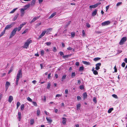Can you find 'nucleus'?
<instances>
[{"label": "nucleus", "instance_id": "f257e3e1", "mask_svg": "<svg viewBox=\"0 0 127 127\" xmlns=\"http://www.w3.org/2000/svg\"><path fill=\"white\" fill-rule=\"evenodd\" d=\"M21 28L20 26L18 28L16 27L14 28L11 32L9 38H11L12 37L16 34V32L18 30V32L21 29Z\"/></svg>", "mask_w": 127, "mask_h": 127}, {"label": "nucleus", "instance_id": "f03ea898", "mask_svg": "<svg viewBox=\"0 0 127 127\" xmlns=\"http://www.w3.org/2000/svg\"><path fill=\"white\" fill-rule=\"evenodd\" d=\"M32 41L30 39L27 40V41L25 43L23 47L24 48H27L28 47L30 44L32 42Z\"/></svg>", "mask_w": 127, "mask_h": 127}, {"label": "nucleus", "instance_id": "7ed1b4c3", "mask_svg": "<svg viewBox=\"0 0 127 127\" xmlns=\"http://www.w3.org/2000/svg\"><path fill=\"white\" fill-rule=\"evenodd\" d=\"M127 38L126 37H123L121 39L119 42V44L120 45H123L124 42H125L127 40Z\"/></svg>", "mask_w": 127, "mask_h": 127}, {"label": "nucleus", "instance_id": "20e7f679", "mask_svg": "<svg viewBox=\"0 0 127 127\" xmlns=\"http://www.w3.org/2000/svg\"><path fill=\"white\" fill-rule=\"evenodd\" d=\"M22 77V70L21 69L19 70L17 74L16 78L19 79L20 78Z\"/></svg>", "mask_w": 127, "mask_h": 127}, {"label": "nucleus", "instance_id": "39448f33", "mask_svg": "<svg viewBox=\"0 0 127 127\" xmlns=\"http://www.w3.org/2000/svg\"><path fill=\"white\" fill-rule=\"evenodd\" d=\"M101 4V2H98V3H97L95 4L94 5H90L89 6V7L90 8H95L96 7H97L98 5H100Z\"/></svg>", "mask_w": 127, "mask_h": 127}, {"label": "nucleus", "instance_id": "423d86ee", "mask_svg": "<svg viewBox=\"0 0 127 127\" xmlns=\"http://www.w3.org/2000/svg\"><path fill=\"white\" fill-rule=\"evenodd\" d=\"M10 83L8 82L7 81L6 82L5 86V91L6 92L8 88L10 85Z\"/></svg>", "mask_w": 127, "mask_h": 127}, {"label": "nucleus", "instance_id": "0eeeda50", "mask_svg": "<svg viewBox=\"0 0 127 127\" xmlns=\"http://www.w3.org/2000/svg\"><path fill=\"white\" fill-rule=\"evenodd\" d=\"M110 22L109 21H105L102 23L101 25L102 26H105L109 24Z\"/></svg>", "mask_w": 127, "mask_h": 127}, {"label": "nucleus", "instance_id": "6e6552de", "mask_svg": "<svg viewBox=\"0 0 127 127\" xmlns=\"http://www.w3.org/2000/svg\"><path fill=\"white\" fill-rule=\"evenodd\" d=\"M101 64L100 63H99L96 64V67L95 69L96 70H98L100 69V66L101 65Z\"/></svg>", "mask_w": 127, "mask_h": 127}, {"label": "nucleus", "instance_id": "1a4fd4ad", "mask_svg": "<svg viewBox=\"0 0 127 127\" xmlns=\"http://www.w3.org/2000/svg\"><path fill=\"white\" fill-rule=\"evenodd\" d=\"M12 26V25L11 24L7 25L5 28L4 30L5 31L6 30H8L11 28Z\"/></svg>", "mask_w": 127, "mask_h": 127}, {"label": "nucleus", "instance_id": "9d476101", "mask_svg": "<svg viewBox=\"0 0 127 127\" xmlns=\"http://www.w3.org/2000/svg\"><path fill=\"white\" fill-rule=\"evenodd\" d=\"M47 32V30H45L42 32L41 34L39 36V38H41L42 36H44L46 33Z\"/></svg>", "mask_w": 127, "mask_h": 127}, {"label": "nucleus", "instance_id": "9b49d317", "mask_svg": "<svg viewBox=\"0 0 127 127\" xmlns=\"http://www.w3.org/2000/svg\"><path fill=\"white\" fill-rule=\"evenodd\" d=\"M39 18V17L37 16L36 17H34L32 20L30 22V23H32L33 22L35 21V20L38 19Z\"/></svg>", "mask_w": 127, "mask_h": 127}, {"label": "nucleus", "instance_id": "f8f14e48", "mask_svg": "<svg viewBox=\"0 0 127 127\" xmlns=\"http://www.w3.org/2000/svg\"><path fill=\"white\" fill-rule=\"evenodd\" d=\"M13 99V97L12 96H10L8 98V101L10 103H11Z\"/></svg>", "mask_w": 127, "mask_h": 127}, {"label": "nucleus", "instance_id": "ddd939ff", "mask_svg": "<svg viewBox=\"0 0 127 127\" xmlns=\"http://www.w3.org/2000/svg\"><path fill=\"white\" fill-rule=\"evenodd\" d=\"M18 118L19 119V120L20 121L21 120V113L20 112H19L18 113Z\"/></svg>", "mask_w": 127, "mask_h": 127}, {"label": "nucleus", "instance_id": "4468645a", "mask_svg": "<svg viewBox=\"0 0 127 127\" xmlns=\"http://www.w3.org/2000/svg\"><path fill=\"white\" fill-rule=\"evenodd\" d=\"M26 10V9L22 8L21 9V16H22L24 13V11Z\"/></svg>", "mask_w": 127, "mask_h": 127}, {"label": "nucleus", "instance_id": "2eb2a0df", "mask_svg": "<svg viewBox=\"0 0 127 127\" xmlns=\"http://www.w3.org/2000/svg\"><path fill=\"white\" fill-rule=\"evenodd\" d=\"M57 14L56 12H55L51 14V16L49 17V19H50L51 18L55 16Z\"/></svg>", "mask_w": 127, "mask_h": 127}, {"label": "nucleus", "instance_id": "dca6fc26", "mask_svg": "<svg viewBox=\"0 0 127 127\" xmlns=\"http://www.w3.org/2000/svg\"><path fill=\"white\" fill-rule=\"evenodd\" d=\"M46 119L48 123H51L52 121V120L51 119V118L50 117L48 118L47 117Z\"/></svg>", "mask_w": 127, "mask_h": 127}, {"label": "nucleus", "instance_id": "f3484780", "mask_svg": "<svg viewBox=\"0 0 127 127\" xmlns=\"http://www.w3.org/2000/svg\"><path fill=\"white\" fill-rule=\"evenodd\" d=\"M62 119H63V120L62 121V123L63 124L65 125L66 124V118L63 117L62 118Z\"/></svg>", "mask_w": 127, "mask_h": 127}, {"label": "nucleus", "instance_id": "a211bd4d", "mask_svg": "<svg viewBox=\"0 0 127 127\" xmlns=\"http://www.w3.org/2000/svg\"><path fill=\"white\" fill-rule=\"evenodd\" d=\"M83 98L84 99L86 98L87 97V94L85 92L83 94Z\"/></svg>", "mask_w": 127, "mask_h": 127}, {"label": "nucleus", "instance_id": "6ab92c4d", "mask_svg": "<svg viewBox=\"0 0 127 127\" xmlns=\"http://www.w3.org/2000/svg\"><path fill=\"white\" fill-rule=\"evenodd\" d=\"M81 107V104L80 103H79L76 105L77 109V110L80 109Z\"/></svg>", "mask_w": 127, "mask_h": 127}, {"label": "nucleus", "instance_id": "aec40b11", "mask_svg": "<svg viewBox=\"0 0 127 127\" xmlns=\"http://www.w3.org/2000/svg\"><path fill=\"white\" fill-rule=\"evenodd\" d=\"M30 4H28V5H25L24 7V8H23V9H26V10L27 9L29 8L30 6Z\"/></svg>", "mask_w": 127, "mask_h": 127}, {"label": "nucleus", "instance_id": "412c9836", "mask_svg": "<svg viewBox=\"0 0 127 127\" xmlns=\"http://www.w3.org/2000/svg\"><path fill=\"white\" fill-rule=\"evenodd\" d=\"M97 10H95L93 12L92 14V16H94L97 13Z\"/></svg>", "mask_w": 127, "mask_h": 127}, {"label": "nucleus", "instance_id": "4be33fe9", "mask_svg": "<svg viewBox=\"0 0 127 127\" xmlns=\"http://www.w3.org/2000/svg\"><path fill=\"white\" fill-rule=\"evenodd\" d=\"M52 30V28H49L47 29L46 30H47V32L46 33V34H48V33L49 32H50Z\"/></svg>", "mask_w": 127, "mask_h": 127}, {"label": "nucleus", "instance_id": "5701e85b", "mask_svg": "<svg viewBox=\"0 0 127 127\" xmlns=\"http://www.w3.org/2000/svg\"><path fill=\"white\" fill-rule=\"evenodd\" d=\"M19 15V14L18 13H17V14L15 16L13 19V21H15L17 19L18 16Z\"/></svg>", "mask_w": 127, "mask_h": 127}, {"label": "nucleus", "instance_id": "b1692460", "mask_svg": "<svg viewBox=\"0 0 127 127\" xmlns=\"http://www.w3.org/2000/svg\"><path fill=\"white\" fill-rule=\"evenodd\" d=\"M113 110V108H109L108 111V113H110Z\"/></svg>", "mask_w": 127, "mask_h": 127}, {"label": "nucleus", "instance_id": "393cba45", "mask_svg": "<svg viewBox=\"0 0 127 127\" xmlns=\"http://www.w3.org/2000/svg\"><path fill=\"white\" fill-rule=\"evenodd\" d=\"M66 76V74L64 75L63 76L62 78V81H63L64 80V79H65Z\"/></svg>", "mask_w": 127, "mask_h": 127}, {"label": "nucleus", "instance_id": "a878e982", "mask_svg": "<svg viewBox=\"0 0 127 127\" xmlns=\"http://www.w3.org/2000/svg\"><path fill=\"white\" fill-rule=\"evenodd\" d=\"M100 59H101L100 58L97 57L94 58V60L95 61H96L98 60H99Z\"/></svg>", "mask_w": 127, "mask_h": 127}, {"label": "nucleus", "instance_id": "bb28decb", "mask_svg": "<svg viewBox=\"0 0 127 127\" xmlns=\"http://www.w3.org/2000/svg\"><path fill=\"white\" fill-rule=\"evenodd\" d=\"M82 62L83 63L85 64L86 65H89L90 64V63L88 62L83 61Z\"/></svg>", "mask_w": 127, "mask_h": 127}, {"label": "nucleus", "instance_id": "cd10ccee", "mask_svg": "<svg viewBox=\"0 0 127 127\" xmlns=\"http://www.w3.org/2000/svg\"><path fill=\"white\" fill-rule=\"evenodd\" d=\"M21 107V110H23L24 109V104H23L20 107Z\"/></svg>", "mask_w": 127, "mask_h": 127}, {"label": "nucleus", "instance_id": "c85d7f7f", "mask_svg": "<svg viewBox=\"0 0 127 127\" xmlns=\"http://www.w3.org/2000/svg\"><path fill=\"white\" fill-rule=\"evenodd\" d=\"M17 9V8H16L14 9L11 11L10 13H12L14 12Z\"/></svg>", "mask_w": 127, "mask_h": 127}, {"label": "nucleus", "instance_id": "c756f323", "mask_svg": "<svg viewBox=\"0 0 127 127\" xmlns=\"http://www.w3.org/2000/svg\"><path fill=\"white\" fill-rule=\"evenodd\" d=\"M27 99L29 101L31 102H32V99L31 98L29 97H28L27 98Z\"/></svg>", "mask_w": 127, "mask_h": 127}, {"label": "nucleus", "instance_id": "7c9ffc66", "mask_svg": "<svg viewBox=\"0 0 127 127\" xmlns=\"http://www.w3.org/2000/svg\"><path fill=\"white\" fill-rule=\"evenodd\" d=\"M34 123V120L33 119H31L30 120V124L32 125Z\"/></svg>", "mask_w": 127, "mask_h": 127}, {"label": "nucleus", "instance_id": "2f4dec72", "mask_svg": "<svg viewBox=\"0 0 127 127\" xmlns=\"http://www.w3.org/2000/svg\"><path fill=\"white\" fill-rule=\"evenodd\" d=\"M33 105L35 106H37V104L36 102L34 101H32V102Z\"/></svg>", "mask_w": 127, "mask_h": 127}, {"label": "nucleus", "instance_id": "473e14b6", "mask_svg": "<svg viewBox=\"0 0 127 127\" xmlns=\"http://www.w3.org/2000/svg\"><path fill=\"white\" fill-rule=\"evenodd\" d=\"M5 31L4 30V31L2 32L1 34L0 35V37L2 36L5 33Z\"/></svg>", "mask_w": 127, "mask_h": 127}, {"label": "nucleus", "instance_id": "72a5a7b5", "mask_svg": "<svg viewBox=\"0 0 127 127\" xmlns=\"http://www.w3.org/2000/svg\"><path fill=\"white\" fill-rule=\"evenodd\" d=\"M21 104L19 102H18L17 103V109L18 107Z\"/></svg>", "mask_w": 127, "mask_h": 127}, {"label": "nucleus", "instance_id": "f704fd0d", "mask_svg": "<svg viewBox=\"0 0 127 127\" xmlns=\"http://www.w3.org/2000/svg\"><path fill=\"white\" fill-rule=\"evenodd\" d=\"M69 56H70V55H66L65 56L64 55L63 56V58H67Z\"/></svg>", "mask_w": 127, "mask_h": 127}, {"label": "nucleus", "instance_id": "c9c22d12", "mask_svg": "<svg viewBox=\"0 0 127 127\" xmlns=\"http://www.w3.org/2000/svg\"><path fill=\"white\" fill-rule=\"evenodd\" d=\"M36 0H32V1L31 2V4L32 5H33L34 4Z\"/></svg>", "mask_w": 127, "mask_h": 127}, {"label": "nucleus", "instance_id": "e433bc0d", "mask_svg": "<svg viewBox=\"0 0 127 127\" xmlns=\"http://www.w3.org/2000/svg\"><path fill=\"white\" fill-rule=\"evenodd\" d=\"M75 76V72H73L71 74V76L73 78V77Z\"/></svg>", "mask_w": 127, "mask_h": 127}, {"label": "nucleus", "instance_id": "4c0bfd02", "mask_svg": "<svg viewBox=\"0 0 127 127\" xmlns=\"http://www.w3.org/2000/svg\"><path fill=\"white\" fill-rule=\"evenodd\" d=\"M19 80V79H18L16 78V85H18Z\"/></svg>", "mask_w": 127, "mask_h": 127}, {"label": "nucleus", "instance_id": "58836bf2", "mask_svg": "<svg viewBox=\"0 0 127 127\" xmlns=\"http://www.w3.org/2000/svg\"><path fill=\"white\" fill-rule=\"evenodd\" d=\"M50 86H51V84L50 83H49L48 84H47V89H49L50 87Z\"/></svg>", "mask_w": 127, "mask_h": 127}, {"label": "nucleus", "instance_id": "ea45409f", "mask_svg": "<svg viewBox=\"0 0 127 127\" xmlns=\"http://www.w3.org/2000/svg\"><path fill=\"white\" fill-rule=\"evenodd\" d=\"M84 67L83 66H82L80 67L79 68V70L82 71L84 70Z\"/></svg>", "mask_w": 127, "mask_h": 127}, {"label": "nucleus", "instance_id": "a19ab883", "mask_svg": "<svg viewBox=\"0 0 127 127\" xmlns=\"http://www.w3.org/2000/svg\"><path fill=\"white\" fill-rule=\"evenodd\" d=\"M26 24V23H22L20 25V27H21V28H22Z\"/></svg>", "mask_w": 127, "mask_h": 127}, {"label": "nucleus", "instance_id": "79ce46f5", "mask_svg": "<svg viewBox=\"0 0 127 127\" xmlns=\"http://www.w3.org/2000/svg\"><path fill=\"white\" fill-rule=\"evenodd\" d=\"M93 101L95 103H96L97 102V101L96 100V98L95 97H94L93 99Z\"/></svg>", "mask_w": 127, "mask_h": 127}, {"label": "nucleus", "instance_id": "37998d69", "mask_svg": "<svg viewBox=\"0 0 127 127\" xmlns=\"http://www.w3.org/2000/svg\"><path fill=\"white\" fill-rule=\"evenodd\" d=\"M77 98L78 100H81V98L79 96H77Z\"/></svg>", "mask_w": 127, "mask_h": 127}, {"label": "nucleus", "instance_id": "c03bdc74", "mask_svg": "<svg viewBox=\"0 0 127 127\" xmlns=\"http://www.w3.org/2000/svg\"><path fill=\"white\" fill-rule=\"evenodd\" d=\"M112 96L113 97H114L116 98H118V96H117V95L115 94H113L112 95Z\"/></svg>", "mask_w": 127, "mask_h": 127}, {"label": "nucleus", "instance_id": "a18cd8bd", "mask_svg": "<svg viewBox=\"0 0 127 127\" xmlns=\"http://www.w3.org/2000/svg\"><path fill=\"white\" fill-rule=\"evenodd\" d=\"M93 72L94 74L95 75H97L98 74V73L97 72L96 70H95V71H94Z\"/></svg>", "mask_w": 127, "mask_h": 127}, {"label": "nucleus", "instance_id": "49530a36", "mask_svg": "<svg viewBox=\"0 0 127 127\" xmlns=\"http://www.w3.org/2000/svg\"><path fill=\"white\" fill-rule=\"evenodd\" d=\"M45 44L47 45V46H49L51 44V43L50 42H46Z\"/></svg>", "mask_w": 127, "mask_h": 127}, {"label": "nucleus", "instance_id": "de8ad7c7", "mask_svg": "<svg viewBox=\"0 0 127 127\" xmlns=\"http://www.w3.org/2000/svg\"><path fill=\"white\" fill-rule=\"evenodd\" d=\"M80 88L81 90H83L84 89V87L83 85H81L80 86Z\"/></svg>", "mask_w": 127, "mask_h": 127}, {"label": "nucleus", "instance_id": "09e8293b", "mask_svg": "<svg viewBox=\"0 0 127 127\" xmlns=\"http://www.w3.org/2000/svg\"><path fill=\"white\" fill-rule=\"evenodd\" d=\"M71 36L73 37L75 35V33L74 32H72L71 33Z\"/></svg>", "mask_w": 127, "mask_h": 127}, {"label": "nucleus", "instance_id": "8fccbe9b", "mask_svg": "<svg viewBox=\"0 0 127 127\" xmlns=\"http://www.w3.org/2000/svg\"><path fill=\"white\" fill-rule=\"evenodd\" d=\"M122 4V2H119L116 5L117 6H118L119 5H121Z\"/></svg>", "mask_w": 127, "mask_h": 127}, {"label": "nucleus", "instance_id": "3c124183", "mask_svg": "<svg viewBox=\"0 0 127 127\" xmlns=\"http://www.w3.org/2000/svg\"><path fill=\"white\" fill-rule=\"evenodd\" d=\"M41 55H43L44 53V51L43 50H41Z\"/></svg>", "mask_w": 127, "mask_h": 127}, {"label": "nucleus", "instance_id": "603ef678", "mask_svg": "<svg viewBox=\"0 0 127 127\" xmlns=\"http://www.w3.org/2000/svg\"><path fill=\"white\" fill-rule=\"evenodd\" d=\"M125 65H126L125 63L123 62L122 63L121 65H122V66L123 67H124L125 66Z\"/></svg>", "mask_w": 127, "mask_h": 127}, {"label": "nucleus", "instance_id": "864d4df0", "mask_svg": "<svg viewBox=\"0 0 127 127\" xmlns=\"http://www.w3.org/2000/svg\"><path fill=\"white\" fill-rule=\"evenodd\" d=\"M70 23V21H69L66 24V27H67L68 26V25H69Z\"/></svg>", "mask_w": 127, "mask_h": 127}, {"label": "nucleus", "instance_id": "5fc2aeb1", "mask_svg": "<svg viewBox=\"0 0 127 127\" xmlns=\"http://www.w3.org/2000/svg\"><path fill=\"white\" fill-rule=\"evenodd\" d=\"M53 51L54 52H55L56 51V47H53Z\"/></svg>", "mask_w": 127, "mask_h": 127}, {"label": "nucleus", "instance_id": "6e6d98bb", "mask_svg": "<svg viewBox=\"0 0 127 127\" xmlns=\"http://www.w3.org/2000/svg\"><path fill=\"white\" fill-rule=\"evenodd\" d=\"M28 31V30L26 29L22 33V34H24L26 33Z\"/></svg>", "mask_w": 127, "mask_h": 127}, {"label": "nucleus", "instance_id": "4d7b16f0", "mask_svg": "<svg viewBox=\"0 0 127 127\" xmlns=\"http://www.w3.org/2000/svg\"><path fill=\"white\" fill-rule=\"evenodd\" d=\"M40 113V111L39 110H37V115H39Z\"/></svg>", "mask_w": 127, "mask_h": 127}, {"label": "nucleus", "instance_id": "13d9d810", "mask_svg": "<svg viewBox=\"0 0 127 127\" xmlns=\"http://www.w3.org/2000/svg\"><path fill=\"white\" fill-rule=\"evenodd\" d=\"M59 53L61 56H62L64 55V54L61 51H60L59 52Z\"/></svg>", "mask_w": 127, "mask_h": 127}, {"label": "nucleus", "instance_id": "bf43d9fd", "mask_svg": "<svg viewBox=\"0 0 127 127\" xmlns=\"http://www.w3.org/2000/svg\"><path fill=\"white\" fill-rule=\"evenodd\" d=\"M82 34L83 36H85V33L84 30H83L82 31Z\"/></svg>", "mask_w": 127, "mask_h": 127}, {"label": "nucleus", "instance_id": "052dcab7", "mask_svg": "<svg viewBox=\"0 0 127 127\" xmlns=\"http://www.w3.org/2000/svg\"><path fill=\"white\" fill-rule=\"evenodd\" d=\"M75 64L77 66H78L79 65V63L78 62H76V63Z\"/></svg>", "mask_w": 127, "mask_h": 127}, {"label": "nucleus", "instance_id": "680f3d73", "mask_svg": "<svg viewBox=\"0 0 127 127\" xmlns=\"http://www.w3.org/2000/svg\"><path fill=\"white\" fill-rule=\"evenodd\" d=\"M61 95H60V94H58L56 95V97H59L61 96Z\"/></svg>", "mask_w": 127, "mask_h": 127}, {"label": "nucleus", "instance_id": "e2e57ef3", "mask_svg": "<svg viewBox=\"0 0 127 127\" xmlns=\"http://www.w3.org/2000/svg\"><path fill=\"white\" fill-rule=\"evenodd\" d=\"M86 26L88 28H89L90 27V25L89 23H87L86 24Z\"/></svg>", "mask_w": 127, "mask_h": 127}, {"label": "nucleus", "instance_id": "0e129e2a", "mask_svg": "<svg viewBox=\"0 0 127 127\" xmlns=\"http://www.w3.org/2000/svg\"><path fill=\"white\" fill-rule=\"evenodd\" d=\"M62 46L63 47H65V45L63 42L62 43Z\"/></svg>", "mask_w": 127, "mask_h": 127}, {"label": "nucleus", "instance_id": "69168bd1", "mask_svg": "<svg viewBox=\"0 0 127 127\" xmlns=\"http://www.w3.org/2000/svg\"><path fill=\"white\" fill-rule=\"evenodd\" d=\"M67 49L68 50H71L72 49V48L70 47H69L67 48Z\"/></svg>", "mask_w": 127, "mask_h": 127}, {"label": "nucleus", "instance_id": "338daca9", "mask_svg": "<svg viewBox=\"0 0 127 127\" xmlns=\"http://www.w3.org/2000/svg\"><path fill=\"white\" fill-rule=\"evenodd\" d=\"M13 70V69H11L8 72V74H9Z\"/></svg>", "mask_w": 127, "mask_h": 127}, {"label": "nucleus", "instance_id": "774afa93", "mask_svg": "<svg viewBox=\"0 0 127 127\" xmlns=\"http://www.w3.org/2000/svg\"><path fill=\"white\" fill-rule=\"evenodd\" d=\"M124 61L126 63H127V58H126L124 60Z\"/></svg>", "mask_w": 127, "mask_h": 127}]
</instances>
